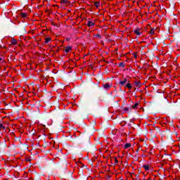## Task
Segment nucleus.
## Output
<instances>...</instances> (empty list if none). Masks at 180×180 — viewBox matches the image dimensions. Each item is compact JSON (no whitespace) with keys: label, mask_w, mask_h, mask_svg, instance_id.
Masks as SVG:
<instances>
[{"label":"nucleus","mask_w":180,"mask_h":180,"mask_svg":"<svg viewBox=\"0 0 180 180\" xmlns=\"http://www.w3.org/2000/svg\"><path fill=\"white\" fill-rule=\"evenodd\" d=\"M11 44L15 46V45L18 44V41L16 39H15V38H13L11 40Z\"/></svg>","instance_id":"obj_3"},{"label":"nucleus","mask_w":180,"mask_h":180,"mask_svg":"<svg viewBox=\"0 0 180 180\" xmlns=\"http://www.w3.org/2000/svg\"><path fill=\"white\" fill-rule=\"evenodd\" d=\"M143 167L144 168L145 171H148V169H150V165H144Z\"/></svg>","instance_id":"obj_8"},{"label":"nucleus","mask_w":180,"mask_h":180,"mask_svg":"<svg viewBox=\"0 0 180 180\" xmlns=\"http://www.w3.org/2000/svg\"><path fill=\"white\" fill-rule=\"evenodd\" d=\"M2 60V57H0V61H1Z\"/></svg>","instance_id":"obj_19"},{"label":"nucleus","mask_w":180,"mask_h":180,"mask_svg":"<svg viewBox=\"0 0 180 180\" xmlns=\"http://www.w3.org/2000/svg\"><path fill=\"white\" fill-rule=\"evenodd\" d=\"M134 56L135 57V58H137V54L136 53H134Z\"/></svg>","instance_id":"obj_18"},{"label":"nucleus","mask_w":180,"mask_h":180,"mask_svg":"<svg viewBox=\"0 0 180 180\" xmlns=\"http://www.w3.org/2000/svg\"><path fill=\"white\" fill-rule=\"evenodd\" d=\"M94 5H95L96 8H99L100 4H99V2L96 1V2H94Z\"/></svg>","instance_id":"obj_13"},{"label":"nucleus","mask_w":180,"mask_h":180,"mask_svg":"<svg viewBox=\"0 0 180 180\" xmlns=\"http://www.w3.org/2000/svg\"><path fill=\"white\" fill-rule=\"evenodd\" d=\"M5 130V126H4V124H0V130Z\"/></svg>","instance_id":"obj_15"},{"label":"nucleus","mask_w":180,"mask_h":180,"mask_svg":"<svg viewBox=\"0 0 180 180\" xmlns=\"http://www.w3.org/2000/svg\"><path fill=\"white\" fill-rule=\"evenodd\" d=\"M21 18H27V13H20Z\"/></svg>","instance_id":"obj_11"},{"label":"nucleus","mask_w":180,"mask_h":180,"mask_svg":"<svg viewBox=\"0 0 180 180\" xmlns=\"http://www.w3.org/2000/svg\"><path fill=\"white\" fill-rule=\"evenodd\" d=\"M134 84L136 88H140L141 86V83L139 81L135 82Z\"/></svg>","instance_id":"obj_5"},{"label":"nucleus","mask_w":180,"mask_h":180,"mask_svg":"<svg viewBox=\"0 0 180 180\" xmlns=\"http://www.w3.org/2000/svg\"><path fill=\"white\" fill-rule=\"evenodd\" d=\"M87 26H89V27H92V26H95V23L92 21H88Z\"/></svg>","instance_id":"obj_4"},{"label":"nucleus","mask_w":180,"mask_h":180,"mask_svg":"<svg viewBox=\"0 0 180 180\" xmlns=\"http://www.w3.org/2000/svg\"><path fill=\"white\" fill-rule=\"evenodd\" d=\"M123 110H124V112H129V108H123Z\"/></svg>","instance_id":"obj_17"},{"label":"nucleus","mask_w":180,"mask_h":180,"mask_svg":"<svg viewBox=\"0 0 180 180\" xmlns=\"http://www.w3.org/2000/svg\"><path fill=\"white\" fill-rule=\"evenodd\" d=\"M125 86L126 88H128V89H131V88H133V86H131V84L130 83H127Z\"/></svg>","instance_id":"obj_10"},{"label":"nucleus","mask_w":180,"mask_h":180,"mask_svg":"<svg viewBox=\"0 0 180 180\" xmlns=\"http://www.w3.org/2000/svg\"><path fill=\"white\" fill-rule=\"evenodd\" d=\"M72 50V46H66L65 49V53H70Z\"/></svg>","instance_id":"obj_2"},{"label":"nucleus","mask_w":180,"mask_h":180,"mask_svg":"<svg viewBox=\"0 0 180 180\" xmlns=\"http://www.w3.org/2000/svg\"><path fill=\"white\" fill-rule=\"evenodd\" d=\"M155 32H154V28L151 29L150 31V34H154Z\"/></svg>","instance_id":"obj_16"},{"label":"nucleus","mask_w":180,"mask_h":180,"mask_svg":"<svg viewBox=\"0 0 180 180\" xmlns=\"http://www.w3.org/2000/svg\"><path fill=\"white\" fill-rule=\"evenodd\" d=\"M134 33H135L136 34H137V36H140V34H141V32H140V30H136L134 31Z\"/></svg>","instance_id":"obj_12"},{"label":"nucleus","mask_w":180,"mask_h":180,"mask_svg":"<svg viewBox=\"0 0 180 180\" xmlns=\"http://www.w3.org/2000/svg\"><path fill=\"white\" fill-rule=\"evenodd\" d=\"M103 88H104V89H106V91H109V89L112 88V86L109 84V83H107V84H103Z\"/></svg>","instance_id":"obj_1"},{"label":"nucleus","mask_w":180,"mask_h":180,"mask_svg":"<svg viewBox=\"0 0 180 180\" xmlns=\"http://www.w3.org/2000/svg\"><path fill=\"white\" fill-rule=\"evenodd\" d=\"M49 41H51V37L45 38V43H46V44H47V43H49Z\"/></svg>","instance_id":"obj_9"},{"label":"nucleus","mask_w":180,"mask_h":180,"mask_svg":"<svg viewBox=\"0 0 180 180\" xmlns=\"http://www.w3.org/2000/svg\"><path fill=\"white\" fill-rule=\"evenodd\" d=\"M126 82H127V79H124L123 80L120 82V85H125Z\"/></svg>","instance_id":"obj_7"},{"label":"nucleus","mask_w":180,"mask_h":180,"mask_svg":"<svg viewBox=\"0 0 180 180\" xmlns=\"http://www.w3.org/2000/svg\"><path fill=\"white\" fill-rule=\"evenodd\" d=\"M137 106H139V103H135L134 105H132V109H137Z\"/></svg>","instance_id":"obj_14"},{"label":"nucleus","mask_w":180,"mask_h":180,"mask_svg":"<svg viewBox=\"0 0 180 180\" xmlns=\"http://www.w3.org/2000/svg\"><path fill=\"white\" fill-rule=\"evenodd\" d=\"M131 147V143H127L124 145V150H127V148H130Z\"/></svg>","instance_id":"obj_6"}]
</instances>
